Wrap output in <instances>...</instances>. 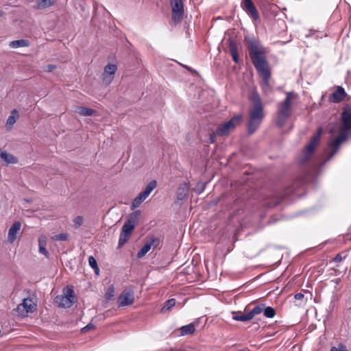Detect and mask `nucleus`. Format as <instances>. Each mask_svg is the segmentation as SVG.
<instances>
[{
	"mask_svg": "<svg viewBox=\"0 0 351 351\" xmlns=\"http://www.w3.org/2000/svg\"><path fill=\"white\" fill-rule=\"evenodd\" d=\"M244 41L247 45L250 60L257 73L261 77L262 84L268 86L271 78V68L267 58V49L259 38L245 36Z\"/></svg>",
	"mask_w": 351,
	"mask_h": 351,
	"instance_id": "nucleus-1",
	"label": "nucleus"
},
{
	"mask_svg": "<svg viewBox=\"0 0 351 351\" xmlns=\"http://www.w3.org/2000/svg\"><path fill=\"white\" fill-rule=\"evenodd\" d=\"M252 108L250 111V120L247 125L248 133L253 134L260 126L264 118L262 101L257 93H253L250 97Z\"/></svg>",
	"mask_w": 351,
	"mask_h": 351,
	"instance_id": "nucleus-2",
	"label": "nucleus"
},
{
	"mask_svg": "<svg viewBox=\"0 0 351 351\" xmlns=\"http://www.w3.org/2000/svg\"><path fill=\"white\" fill-rule=\"evenodd\" d=\"M296 97L293 92L286 93L285 99L278 105V113L276 124L279 127H282L291 114V100Z\"/></svg>",
	"mask_w": 351,
	"mask_h": 351,
	"instance_id": "nucleus-3",
	"label": "nucleus"
},
{
	"mask_svg": "<svg viewBox=\"0 0 351 351\" xmlns=\"http://www.w3.org/2000/svg\"><path fill=\"white\" fill-rule=\"evenodd\" d=\"M243 116L241 114L234 115L230 120L220 124L216 130L210 134L211 143L215 142L216 136H227L237 125H240Z\"/></svg>",
	"mask_w": 351,
	"mask_h": 351,
	"instance_id": "nucleus-4",
	"label": "nucleus"
},
{
	"mask_svg": "<svg viewBox=\"0 0 351 351\" xmlns=\"http://www.w3.org/2000/svg\"><path fill=\"white\" fill-rule=\"evenodd\" d=\"M322 134V129L319 128L317 130V133L311 138L309 144L306 147L304 151V159L302 160V162L307 161L310 158L320 141Z\"/></svg>",
	"mask_w": 351,
	"mask_h": 351,
	"instance_id": "nucleus-5",
	"label": "nucleus"
},
{
	"mask_svg": "<svg viewBox=\"0 0 351 351\" xmlns=\"http://www.w3.org/2000/svg\"><path fill=\"white\" fill-rule=\"evenodd\" d=\"M36 306L32 299L25 298L23 302L17 306L16 311L19 315L25 317L29 313H32L36 310Z\"/></svg>",
	"mask_w": 351,
	"mask_h": 351,
	"instance_id": "nucleus-6",
	"label": "nucleus"
},
{
	"mask_svg": "<svg viewBox=\"0 0 351 351\" xmlns=\"http://www.w3.org/2000/svg\"><path fill=\"white\" fill-rule=\"evenodd\" d=\"M134 291L132 289H125L117 298L118 306H130L134 302Z\"/></svg>",
	"mask_w": 351,
	"mask_h": 351,
	"instance_id": "nucleus-7",
	"label": "nucleus"
},
{
	"mask_svg": "<svg viewBox=\"0 0 351 351\" xmlns=\"http://www.w3.org/2000/svg\"><path fill=\"white\" fill-rule=\"evenodd\" d=\"M160 244V239L156 237H151L149 239L147 240L143 246L141 248V250L137 253V257L138 258H141L144 257L146 254L151 250L157 247Z\"/></svg>",
	"mask_w": 351,
	"mask_h": 351,
	"instance_id": "nucleus-8",
	"label": "nucleus"
},
{
	"mask_svg": "<svg viewBox=\"0 0 351 351\" xmlns=\"http://www.w3.org/2000/svg\"><path fill=\"white\" fill-rule=\"evenodd\" d=\"M172 7V19L174 21H180L182 18L184 8L182 0H170Z\"/></svg>",
	"mask_w": 351,
	"mask_h": 351,
	"instance_id": "nucleus-9",
	"label": "nucleus"
},
{
	"mask_svg": "<svg viewBox=\"0 0 351 351\" xmlns=\"http://www.w3.org/2000/svg\"><path fill=\"white\" fill-rule=\"evenodd\" d=\"M117 66L113 64H108L104 67L101 78L106 85H109L113 81Z\"/></svg>",
	"mask_w": 351,
	"mask_h": 351,
	"instance_id": "nucleus-10",
	"label": "nucleus"
},
{
	"mask_svg": "<svg viewBox=\"0 0 351 351\" xmlns=\"http://www.w3.org/2000/svg\"><path fill=\"white\" fill-rule=\"evenodd\" d=\"M242 9L250 14L255 21L259 18L258 12L252 0H242L241 2Z\"/></svg>",
	"mask_w": 351,
	"mask_h": 351,
	"instance_id": "nucleus-11",
	"label": "nucleus"
},
{
	"mask_svg": "<svg viewBox=\"0 0 351 351\" xmlns=\"http://www.w3.org/2000/svg\"><path fill=\"white\" fill-rule=\"evenodd\" d=\"M348 138V134L344 131H340L338 136L329 143V147L332 149L331 156L338 150L340 145Z\"/></svg>",
	"mask_w": 351,
	"mask_h": 351,
	"instance_id": "nucleus-12",
	"label": "nucleus"
},
{
	"mask_svg": "<svg viewBox=\"0 0 351 351\" xmlns=\"http://www.w3.org/2000/svg\"><path fill=\"white\" fill-rule=\"evenodd\" d=\"M342 126L340 131L348 132L351 130V110L344 109L341 115Z\"/></svg>",
	"mask_w": 351,
	"mask_h": 351,
	"instance_id": "nucleus-13",
	"label": "nucleus"
},
{
	"mask_svg": "<svg viewBox=\"0 0 351 351\" xmlns=\"http://www.w3.org/2000/svg\"><path fill=\"white\" fill-rule=\"evenodd\" d=\"M346 95L344 88L341 86H337L335 91L330 95L328 101L332 103H340L345 99Z\"/></svg>",
	"mask_w": 351,
	"mask_h": 351,
	"instance_id": "nucleus-14",
	"label": "nucleus"
},
{
	"mask_svg": "<svg viewBox=\"0 0 351 351\" xmlns=\"http://www.w3.org/2000/svg\"><path fill=\"white\" fill-rule=\"evenodd\" d=\"M254 308L259 309V311L256 313V315L263 312L265 317L273 318L276 315V310L271 306H267L265 304H257Z\"/></svg>",
	"mask_w": 351,
	"mask_h": 351,
	"instance_id": "nucleus-15",
	"label": "nucleus"
},
{
	"mask_svg": "<svg viewBox=\"0 0 351 351\" xmlns=\"http://www.w3.org/2000/svg\"><path fill=\"white\" fill-rule=\"evenodd\" d=\"M259 311V309L253 308L252 310L248 311L247 313L241 315H236L233 316V319L240 322H247L252 319L256 315V313Z\"/></svg>",
	"mask_w": 351,
	"mask_h": 351,
	"instance_id": "nucleus-16",
	"label": "nucleus"
},
{
	"mask_svg": "<svg viewBox=\"0 0 351 351\" xmlns=\"http://www.w3.org/2000/svg\"><path fill=\"white\" fill-rule=\"evenodd\" d=\"M21 227V223L19 221H15L10 227L8 231V241L10 243H13L16 239V236Z\"/></svg>",
	"mask_w": 351,
	"mask_h": 351,
	"instance_id": "nucleus-17",
	"label": "nucleus"
},
{
	"mask_svg": "<svg viewBox=\"0 0 351 351\" xmlns=\"http://www.w3.org/2000/svg\"><path fill=\"white\" fill-rule=\"evenodd\" d=\"M55 302L60 307L69 308L75 303V301L71 300L69 298L62 295L55 298Z\"/></svg>",
	"mask_w": 351,
	"mask_h": 351,
	"instance_id": "nucleus-18",
	"label": "nucleus"
},
{
	"mask_svg": "<svg viewBox=\"0 0 351 351\" xmlns=\"http://www.w3.org/2000/svg\"><path fill=\"white\" fill-rule=\"evenodd\" d=\"M228 47L230 52L232 55V60L235 63L239 62V54H238V49H237V45L236 42L233 39H228Z\"/></svg>",
	"mask_w": 351,
	"mask_h": 351,
	"instance_id": "nucleus-19",
	"label": "nucleus"
},
{
	"mask_svg": "<svg viewBox=\"0 0 351 351\" xmlns=\"http://www.w3.org/2000/svg\"><path fill=\"white\" fill-rule=\"evenodd\" d=\"M189 186L186 183L181 184L177 191V198L180 200H182L186 197L189 193Z\"/></svg>",
	"mask_w": 351,
	"mask_h": 351,
	"instance_id": "nucleus-20",
	"label": "nucleus"
},
{
	"mask_svg": "<svg viewBox=\"0 0 351 351\" xmlns=\"http://www.w3.org/2000/svg\"><path fill=\"white\" fill-rule=\"evenodd\" d=\"M141 215V211L140 210H136L134 213H131L127 221L125 222V223L132 225L134 227L136 226V225L138 223L139 217Z\"/></svg>",
	"mask_w": 351,
	"mask_h": 351,
	"instance_id": "nucleus-21",
	"label": "nucleus"
},
{
	"mask_svg": "<svg viewBox=\"0 0 351 351\" xmlns=\"http://www.w3.org/2000/svg\"><path fill=\"white\" fill-rule=\"evenodd\" d=\"M19 117V112L16 109H14L11 111V114L8 117L6 121V126L11 128L12 125L16 122V120Z\"/></svg>",
	"mask_w": 351,
	"mask_h": 351,
	"instance_id": "nucleus-22",
	"label": "nucleus"
},
{
	"mask_svg": "<svg viewBox=\"0 0 351 351\" xmlns=\"http://www.w3.org/2000/svg\"><path fill=\"white\" fill-rule=\"evenodd\" d=\"M180 333L182 336L193 335L195 331V325L193 323L183 326L180 328Z\"/></svg>",
	"mask_w": 351,
	"mask_h": 351,
	"instance_id": "nucleus-23",
	"label": "nucleus"
},
{
	"mask_svg": "<svg viewBox=\"0 0 351 351\" xmlns=\"http://www.w3.org/2000/svg\"><path fill=\"white\" fill-rule=\"evenodd\" d=\"M1 158L4 160L7 163L15 164L18 162L16 157L11 154L7 153L6 152H1Z\"/></svg>",
	"mask_w": 351,
	"mask_h": 351,
	"instance_id": "nucleus-24",
	"label": "nucleus"
},
{
	"mask_svg": "<svg viewBox=\"0 0 351 351\" xmlns=\"http://www.w3.org/2000/svg\"><path fill=\"white\" fill-rule=\"evenodd\" d=\"M54 0H38L36 1V8L40 10L46 9L54 5Z\"/></svg>",
	"mask_w": 351,
	"mask_h": 351,
	"instance_id": "nucleus-25",
	"label": "nucleus"
},
{
	"mask_svg": "<svg viewBox=\"0 0 351 351\" xmlns=\"http://www.w3.org/2000/svg\"><path fill=\"white\" fill-rule=\"evenodd\" d=\"M9 45L12 48L28 47L29 45V42L27 40L21 39L11 41Z\"/></svg>",
	"mask_w": 351,
	"mask_h": 351,
	"instance_id": "nucleus-26",
	"label": "nucleus"
},
{
	"mask_svg": "<svg viewBox=\"0 0 351 351\" xmlns=\"http://www.w3.org/2000/svg\"><path fill=\"white\" fill-rule=\"evenodd\" d=\"M76 112L82 116H92L95 113V110L82 106L77 107Z\"/></svg>",
	"mask_w": 351,
	"mask_h": 351,
	"instance_id": "nucleus-27",
	"label": "nucleus"
},
{
	"mask_svg": "<svg viewBox=\"0 0 351 351\" xmlns=\"http://www.w3.org/2000/svg\"><path fill=\"white\" fill-rule=\"evenodd\" d=\"M176 304V300L171 298L165 302L164 306L162 308V311H169Z\"/></svg>",
	"mask_w": 351,
	"mask_h": 351,
	"instance_id": "nucleus-28",
	"label": "nucleus"
},
{
	"mask_svg": "<svg viewBox=\"0 0 351 351\" xmlns=\"http://www.w3.org/2000/svg\"><path fill=\"white\" fill-rule=\"evenodd\" d=\"M145 199V197L142 196L141 193H140L134 199L132 203L131 208L134 209L138 207Z\"/></svg>",
	"mask_w": 351,
	"mask_h": 351,
	"instance_id": "nucleus-29",
	"label": "nucleus"
},
{
	"mask_svg": "<svg viewBox=\"0 0 351 351\" xmlns=\"http://www.w3.org/2000/svg\"><path fill=\"white\" fill-rule=\"evenodd\" d=\"M131 236L121 231L119 240L118 243V247H121L130 239Z\"/></svg>",
	"mask_w": 351,
	"mask_h": 351,
	"instance_id": "nucleus-30",
	"label": "nucleus"
},
{
	"mask_svg": "<svg viewBox=\"0 0 351 351\" xmlns=\"http://www.w3.org/2000/svg\"><path fill=\"white\" fill-rule=\"evenodd\" d=\"M88 264L89 265L94 269L95 273L96 274H99V268L97 265V263L96 259L93 256H89L88 258Z\"/></svg>",
	"mask_w": 351,
	"mask_h": 351,
	"instance_id": "nucleus-31",
	"label": "nucleus"
},
{
	"mask_svg": "<svg viewBox=\"0 0 351 351\" xmlns=\"http://www.w3.org/2000/svg\"><path fill=\"white\" fill-rule=\"evenodd\" d=\"M45 241H43L41 239H39V252L40 254H44L46 257H49V254L47 249L45 248Z\"/></svg>",
	"mask_w": 351,
	"mask_h": 351,
	"instance_id": "nucleus-32",
	"label": "nucleus"
},
{
	"mask_svg": "<svg viewBox=\"0 0 351 351\" xmlns=\"http://www.w3.org/2000/svg\"><path fill=\"white\" fill-rule=\"evenodd\" d=\"M64 295L75 302V295L72 288H66L64 289Z\"/></svg>",
	"mask_w": 351,
	"mask_h": 351,
	"instance_id": "nucleus-33",
	"label": "nucleus"
},
{
	"mask_svg": "<svg viewBox=\"0 0 351 351\" xmlns=\"http://www.w3.org/2000/svg\"><path fill=\"white\" fill-rule=\"evenodd\" d=\"M134 228L135 227H134L132 225L124 223L122 226L121 232L131 236Z\"/></svg>",
	"mask_w": 351,
	"mask_h": 351,
	"instance_id": "nucleus-34",
	"label": "nucleus"
},
{
	"mask_svg": "<svg viewBox=\"0 0 351 351\" xmlns=\"http://www.w3.org/2000/svg\"><path fill=\"white\" fill-rule=\"evenodd\" d=\"M282 199L283 197L278 196L274 197V199L272 201L267 202L266 204L268 207H274L278 205L282 202Z\"/></svg>",
	"mask_w": 351,
	"mask_h": 351,
	"instance_id": "nucleus-35",
	"label": "nucleus"
},
{
	"mask_svg": "<svg viewBox=\"0 0 351 351\" xmlns=\"http://www.w3.org/2000/svg\"><path fill=\"white\" fill-rule=\"evenodd\" d=\"M114 293V285H111L108 288L107 291L105 293V298L107 300H110L113 298Z\"/></svg>",
	"mask_w": 351,
	"mask_h": 351,
	"instance_id": "nucleus-36",
	"label": "nucleus"
},
{
	"mask_svg": "<svg viewBox=\"0 0 351 351\" xmlns=\"http://www.w3.org/2000/svg\"><path fill=\"white\" fill-rule=\"evenodd\" d=\"M53 241H67L69 239V234L67 233H60L56 235H54L51 237Z\"/></svg>",
	"mask_w": 351,
	"mask_h": 351,
	"instance_id": "nucleus-37",
	"label": "nucleus"
},
{
	"mask_svg": "<svg viewBox=\"0 0 351 351\" xmlns=\"http://www.w3.org/2000/svg\"><path fill=\"white\" fill-rule=\"evenodd\" d=\"M157 186V182L156 180H152L149 182V184L146 186L145 191L151 193L152 191Z\"/></svg>",
	"mask_w": 351,
	"mask_h": 351,
	"instance_id": "nucleus-38",
	"label": "nucleus"
},
{
	"mask_svg": "<svg viewBox=\"0 0 351 351\" xmlns=\"http://www.w3.org/2000/svg\"><path fill=\"white\" fill-rule=\"evenodd\" d=\"M84 222V219L82 216H77L73 219V223L75 225V228H80Z\"/></svg>",
	"mask_w": 351,
	"mask_h": 351,
	"instance_id": "nucleus-39",
	"label": "nucleus"
},
{
	"mask_svg": "<svg viewBox=\"0 0 351 351\" xmlns=\"http://www.w3.org/2000/svg\"><path fill=\"white\" fill-rule=\"evenodd\" d=\"M330 351H348L346 346L340 343L338 347H332Z\"/></svg>",
	"mask_w": 351,
	"mask_h": 351,
	"instance_id": "nucleus-40",
	"label": "nucleus"
},
{
	"mask_svg": "<svg viewBox=\"0 0 351 351\" xmlns=\"http://www.w3.org/2000/svg\"><path fill=\"white\" fill-rule=\"evenodd\" d=\"M343 258L342 253H339L334 257L332 261L339 263L343 260Z\"/></svg>",
	"mask_w": 351,
	"mask_h": 351,
	"instance_id": "nucleus-41",
	"label": "nucleus"
},
{
	"mask_svg": "<svg viewBox=\"0 0 351 351\" xmlns=\"http://www.w3.org/2000/svg\"><path fill=\"white\" fill-rule=\"evenodd\" d=\"M56 69V65H54V64H48V65H47L45 67L44 71H46V72H52Z\"/></svg>",
	"mask_w": 351,
	"mask_h": 351,
	"instance_id": "nucleus-42",
	"label": "nucleus"
},
{
	"mask_svg": "<svg viewBox=\"0 0 351 351\" xmlns=\"http://www.w3.org/2000/svg\"><path fill=\"white\" fill-rule=\"evenodd\" d=\"M304 297V294H302V293H298L294 295V298L298 300H303Z\"/></svg>",
	"mask_w": 351,
	"mask_h": 351,
	"instance_id": "nucleus-43",
	"label": "nucleus"
},
{
	"mask_svg": "<svg viewBox=\"0 0 351 351\" xmlns=\"http://www.w3.org/2000/svg\"><path fill=\"white\" fill-rule=\"evenodd\" d=\"M142 196H143L145 197V199H146L149 195V193L147 192L146 191H143V192L141 193Z\"/></svg>",
	"mask_w": 351,
	"mask_h": 351,
	"instance_id": "nucleus-44",
	"label": "nucleus"
},
{
	"mask_svg": "<svg viewBox=\"0 0 351 351\" xmlns=\"http://www.w3.org/2000/svg\"><path fill=\"white\" fill-rule=\"evenodd\" d=\"M3 12L2 10H0V16H3Z\"/></svg>",
	"mask_w": 351,
	"mask_h": 351,
	"instance_id": "nucleus-45",
	"label": "nucleus"
}]
</instances>
